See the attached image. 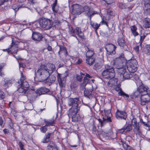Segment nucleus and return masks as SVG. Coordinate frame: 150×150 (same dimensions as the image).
Masks as SVG:
<instances>
[{"label": "nucleus", "instance_id": "9b49d317", "mask_svg": "<svg viewBox=\"0 0 150 150\" xmlns=\"http://www.w3.org/2000/svg\"><path fill=\"white\" fill-rule=\"evenodd\" d=\"M113 64L114 67L118 69L117 71L121 69H124L123 62L120 58H116L115 59Z\"/></svg>", "mask_w": 150, "mask_h": 150}, {"label": "nucleus", "instance_id": "4468645a", "mask_svg": "<svg viewBox=\"0 0 150 150\" xmlns=\"http://www.w3.org/2000/svg\"><path fill=\"white\" fill-rule=\"evenodd\" d=\"M29 85L27 82L24 81L21 83L20 86L17 89L18 91L20 93H25L28 90Z\"/></svg>", "mask_w": 150, "mask_h": 150}, {"label": "nucleus", "instance_id": "2eb2a0df", "mask_svg": "<svg viewBox=\"0 0 150 150\" xmlns=\"http://www.w3.org/2000/svg\"><path fill=\"white\" fill-rule=\"evenodd\" d=\"M140 99L141 104L144 105L150 102V96L148 94L141 95Z\"/></svg>", "mask_w": 150, "mask_h": 150}, {"label": "nucleus", "instance_id": "c03bdc74", "mask_svg": "<svg viewBox=\"0 0 150 150\" xmlns=\"http://www.w3.org/2000/svg\"><path fill=\"white\" fill-rule=\"evenodd\" d=\"M145 8L150 6V0H144Z\"/></svg>", "mask_w": 150, "mask_h": 150}, {"label": "nucleus", "instance_id": "58836bf2", "mask_svg": "<svg viewBox=\"0 0 150 150\" xmlns=\"http://www.w3.org/2000/svg\"><path fill=\"white\" fill-rule=\"evenodd\" d=\"M57 0H55L54 3L51 5L53 11L55 12H58V10L56 9L55 8L57 5Z\"/></svg>", "mask_w": 150, "mask_h": 150}, {"label": "nucleus", "instance_id": "13d9d810", "mask_svg": "<svg viewBox=\"0 0 150 150\" xmlns=\"http://www.w3.org/2000/svg\"><path fill=\"white\" fill-rule=\"evenodd\" d=\"M2 50L4 52H7L8 54L10 53V47L6 49H3Z\"/></svg>", "mask_w": 150, "mask_h": 150}, {"label": "nucleus", "instance_id": "5701e85b", "mask_svg": "<svg viewBox=\"0 0 150 150\" xmlns=\"http://www.w3.org/2000/svg\"><path fill=\"white\" fill-rule=\"evenodd\" d=\"M117 42L119 45L122 47H124L125 45V41L123 37V35L121 34L120 36L118 38Z\"/></svg>", "mask_w": 150, "mask_h": 150}, {"label": "nucleus", "instance_id": "cd10ccee", "mask_svg": "<svg viewBox=\"0 0 150 150\" xmlns=\"http://www.w3.org/2000/svg\"><path fill=\"white\" fill-rule=\"evenodd\" d=\"M118 94L119 96H122L125 99H127L129 97V95L126 93L122 90H120V91L118 92Z\"/></svg>", "mask_w": 150, "mask_h": 150}, {"label": "nucleus", "instance_id": "09e8293b", "mask_svg": "<svg viewBox=\"0 0 150 150\" xmlns=\"http://www.w3.org/2000/svg\"><path fill=\"white\" fill-rule=\"evenodd\" d=\"M5 94L0 90V100H2L5 98Z\"/></svg>", "mask_w": 150, "mask_h": 150}, {"label": "nucleus", "instance_id": "79ce46f5", "mask_svg": "<svg viewBox=\"0 0 150 150\" xmlns=\"http://www.w3.org/2000/svg\"><path fill=\"white\" fill-rule=\"evenodd\" d=\"M119 144L120 145H121L122 146L124 149H125L126 148V147H127V146L128 145L126 144V141L125 140H121Z\"/></svg>", "mask_w": 150, "mask_h": 150}, {"label": "nucleus", "instance_id": "c756f323", "mask_svg": "<svg viewBox=\"0 0 150 150\" xmlns=\"http://www.w3.org/2000/svg\"><path fill=\"white\" fill-rule=\"evenodd\" d=\"M94 57L86 58V63L90 65H92L94 62Z\"/></svg>", "mask_w": 150, "mask_h": 150}, {"label": "nucleus", "instance_id": "3c124183", "mask_svg": "<svg viewBox=\"0 0 150 150\" xmlns=\"http://www.w3.org/2000/svg\"><path fill=\"white\" fill-rule=\"evenodd\" d=\"M118 6L121 8L123 9L126 8V6L122 3H119Z\"/></svg>", "mask_w": 150, "mask_h": 150}, {"label": "nucleus", "instance_id": "49530a36", "mask_svg": "<svg viewBox=\"0 0 150 150\" xmlns=\"http://www.w3.org/2000/svg\"><path fill=\"white\" fill-rule=\"evenodd\" d=\"M46 127L47 126L45 125L40 128V129L41 132L45 133L46 132L47 130V128Z\"/></svg>", "mask_w": 150, "mask_h": 150}, {"label": "nucleus", "instance_id": "ea45409f", "mask_svg": "<svg viewBox=\"0 0 150 150\" xmlns=\"http://www.w3.org/2000/svg\"><path fill=\"white\" fill-rule=\"evenodd\" d=\"M146 34H142V33L140 34V44L139 46H141L142 43L143 41L145 39V38L146 36Z\"/></svg>", "mask_w": 150, "mask_h": 150}, {"label": "nucleus", "instance_id": "393cba45", "mask_svg": "<svg viewBox=\"0 0 150 150\" xmlns=\"http://www.w3.org/2000/svg\"><path fill=\"white\" fill-rule=\"evenodd\" d=\"M44 122L46 124L45 125L47 127L54 126L55 124L54 119L48 120L45 119Z\"/></svg>", "mask_w": 150, "mask_h": 150}, {"label": "nucleus", "instance_id": "774afa93", "mask_svg": "<svg viewBox=\"0 0 150 150\" xmlns=\"http://www.w3.org/2000/svg\"><path fill=\"white\" fill-rule=\"evenodd\" d=\"M95 67L96 68L99 69L101 67L98 64H96L94 65Z\"/></svg>", "mask_w": 150, "mask_h": 150}, {"label": "nucleus", "instance_id": "69168bd1", "mask_svg": "<svg viewBox=\"0 0 150 150\" xmlns=\"http://www.w3.org/2000/svg\"><path fill=\"white\" fill-rule=\"evenodd\" d=\"M71 89L74 88L76 87V85L74 84V83H72L70 86Z\"/></svg>", "mask_w": 150, "mask_h": 150}, {"label": "nucleus", "instance_id": "aec40b11", "mask_svg": "<svg viewBox=\"0 0 150 150\" xmlns=\"http://www.w3.org/2000/svg\"><path fill=\"white\" fill-rule=\"evenodd\" d=\"M103 120L100 118L97 119V120L98 121L100 125L102 127H103L106 123L111 122H112V120H106L105 117L102 118Z\"/></svg>", "mask_w": 150, "mask_h": 150}, {"label": "nucleus", "instance_id": "a211bd4d", "mask_svg": "<svg viewBox=\"0 0 150 150\" xmlns=\"http://www.w3.org/2000/svg\"><path fill=\"white\" fill-rule=\"evenodd\" d=\"M132 123L133 127L134 128L133 130L135 132L136 134H139L140 132L139 130V124L137 123L136 119H133L132 120Z\"/></svg>", "mask_w": 150, "mask_h": 150}, {"label": "nucleus", "instance_id": "473e14b6", "mask_svg": "<svg viewBox=\"0 0 150 150\" xmlns=\"http://www.w3.org/2000/svg\"><path fill=\"white\" fill-rule=\"evenodd\" d=\"M56 146H56L54 143L53 142L51 141H50L48 144L47 146V148L48 150H51Z\"/></svg>", "mask_w": 150, "mask_h": 150}, {"label": "nucleus", "instance_id": "1a4fd4ad", "mask_svg": "<svg viewBox=\"0 0 150 150\" xmlns=\"http://www.w3.org/2000/svg\"><path fill=\"white\" fill-rule=\"evenodd\" d=\"M139 86L138 88V90L141 93V95L148 94V91L149 88L146 85H144L139 80Z\"/></svg>", "mask_w": 150, "mask_h": 150}, {"label": "nucleus", "instance_id": "6e6552de", "mask_svg": "<svg viewBox=\"0 0 150 150\" xmlns=\"http://www.w3.org/2000/svg\"><path fill=\"white\" fill-rule=\"evenodd\" d=\"M137 63L136 59H132L128 62L126 67L130 72L134 73L137 69Z\"/></svg>", "mask_w": 150, "mask_h": 150}, {"label": "nucleus", "instance_id": "7ed1b4c3", "mask_svg": "<svg viewBox=\"0 0 150 150\" xmlns=\"http://www.w3.org/2000/svg\"><path fill=\"white\" fill-rule=\"evenodd\" d=\"M83 11L84 12L86 15L91 19V17L94 14L97 13L96 11H93L92 9L90 8L89 7L85 6L84 7L76 4L73 5L72 14L76 15L81 14Z\"/></svg>", "mask_w": 150, "mask_h": 150}, {"label": "nucleus", "instance_id": "bb28decb", "mask_svg": "<svg viewBox=\"0 0 150 150\" xmlns=\"http://www.w3.org/2000/svg\"><path fill=\"white\" fill-rule=\"evenodd\" d=\"M144 27L145 28H150V19L146 18L143 21Z\"/></svg>", "mask_w": 150, "mask_h": 150}, {"label": "nucleus", "instance_id": "72a5a7b5", "mask_svg": "<svg viewBox=\"0 0 150 150\" xmlns=\"http://www.w3.org/2000/svg\"><path fill=\"white\" fill-rule=\"evenodd\" d=\"M144 52L145 54L147 55H150V45H146L144 49Z\"/></svg>", "mask_w": 150, "mask_h": 150}, {"label": "nucleus", "instance_id": "20e7f679", "mask_svg": "<svg viewBox=\"0 0 150 150\" xmlns=\"http://www.w3.org/2000/svg\"><path fill=\"white\" fill-rule=\"evenodd\" d=\"M105 69L103 71L102 75L104 78H110L111 79L109 81V82H110L114 79L113 78L115 75L114 69L112 67L108 64L105 65Z\"/></svg>", "mask_w": 150, "mask_h": 150}, {"label": "nucleus", "instance_id": "4c0bfd02", "mask_svg": "<svg viewBox=\"0 0 150 150\" xmlns=\"http://www.w3.org/2000/svg\"><path fill=\"white\" fill-rule=\"evenodd\" d=\"M20 71L21 72V79H20V81H21V83H23V82H24V81H26L25 79L26 78L25 76L24 75L23 73L24 72V71H21V70H20Z\"/></svg>", "mask_w": 150, "mask_h": 150}, {"label": "nucleus", "instance_id": "603ef678", "mask_svg": "<svg viewBox=\"0 0 150 150\" xmlns=\"http://www.w3.org/2000/svg\"><path fill=\"white\" fill-rule=\"evenodd\" d=\"M107 14L108 15L110 16H112L114 15V12L111 10L109 9L107 11Z\"/></svg>", "mask_w": 150, "mask_h": 150}, {"label": "nucleus", "instance_id": "052dcab7", "mask_svg": "<svg viewBox=\"0 0 150 150\" xmlns=\"http://www.w3.org/2000/svg\"><path fill=\"white\" fill-rule=\"evenodd\" d=\"M125 149H126V150H134L132 147L128 145Z\"/></svg>", "mask_w": 150, "mask_h": 150}, {"label": "nucleus", "instance_id": "f704fd0d", "mask_svg": "<svg viewBox=\"0 0 150 150\" xmlns=\"http://www.w3.org/2000/svg\"><path fill=\"white\" fill-rule=\"evenodd\" d=\"M137 29V27L135 25L132 26V28H131L132 33L135 37L139 35V33L136 31Z\"/></svg>", "mask_w": 150, "mask_h": 150}, {"label": "nucleus", "instance_id": "338daca9", "mask_svg": "<svg viewBox=\"0 0 150 150\" xmlns=\"http://www.w3.org/2000/svg\"><path fill=\"white\" fill-rule=\"evenodd\" d=\"M82 62V60L81 59H78V61L76 62L77 64H81Z\"/></svg>", "mask_w": 150, "mask_h": 150}, {"label": "nucleus", "instance_id": "8fccbe9b", "mask_svg": "<svg viewBox=\"0 0 150 150\" xmlns=\"http://www.w3.org/2000/svg\"><path fill=\"white\" fill-rule=\"evenodd\" d=\"M141 94V93L138 90V89L137 91H136L134 93V96L135 97H137Z\"/></svg>", "mask_w": 150, "mask_h": 150}, {"label": "nucleus", "instance_id": "39448f33", "mask_svg": "<svg viewBox=\"0 0 150 150\" xmlns=\"http://www.w3.org/2000/svg\"><path fill=\"white\" fill-rule=\"evenodd\" d=\"M38 22L40 27L45 30L50 29L52 26V21L49 19L44 17L39 18Z\"/></svg>", "mask_w": 150, "mask_h": 150}, {"label": "nucleus", "instance_id": "6e6d98bb", "mask_svg": "<svg viewBox=\"0 0 150 150\" xmlns=\"http://www.w3.org/2000/svg\"><path fill=\"white\" fill-rule=\"evenodd\" d=\"M77 80L79 81H81L82 78V76L81 75H77L76 76Z\"/></svg>", "mask_w": 150, "mask_h": 150}, {"label": "nucleus", "instance_id": "c85d7f7f", "mask_svg": "<svg viewBox=\"0 0 150 150\" xmlns=\"http://www.w3.org/2000/svg\"><path fill=\"white\" fill-rule=\"evenodd\" d=\"M88 51L86 53V58L93 57V55L94 54V52L93 50L92 49H89V48H87Z\"/></svg>", "mask_w": 150, "mask_h": 150}, {"label": "nucleus", "instance_id": "a18cd8bd", "mask_svg": "<svg viewBox=\"0 0 150 150\" xmlns=\"http://www.w3.org/2000/svg\"><path fill=\"white\" fill-rule=\"evenodd\" d=\"M4 66V65L3 64H0V75L1 76H3L4 75V73L2 72Z\"/></svg>", "mask_w": 150, "mask_h": 150}, {"label": "nucleus", "instance_id": "f03ea898", "mask_svg": "<svg viewBox=\"0 0 150 150\" xmlns=\"http://www.w3.org/2000/svg\"><path fill=\"white\" fill-rule=\"evenodd\" d=\"M79 98H71L68 100V105L71 107L68 110L67 115L69 118H71L72 121L74 122H77L79 118V116L77 114L80 109L79 105Z\"/></svg>", "mask_w": 150, "mask_h": 150}, {"label": "nucleus", "instance_id": "2f4dec72", "mask_svg": "<svg viewBox=\"0 0 150 150\" xmlns=\"http://www.w3.org/2000/svg\"><path fill=\"white\" fill-rule=\"evenodd\" d=\"M123 127L125 131V133L131 131L132 129V125L131 124H126Z\"/></svg>", "mask_w": 150, "mask_h": 150}, {"label": "nucleus", "instance_id": "5fc2aeb1", "mask_svg": "<svg viewBox=\"0 0 150 150\" xmlns=\"http://www.w3.org/2000/svg\"><path fill=\"white\" fill-rule=\"evenodd\" d=\"M49 141V140L46 137V136H45L44 138L42 140L41 142L43 143H47Z\"/></svg>", "mask_w": 150, "mask_h": 150}, {"label": "nucleus", "instance_id": "a19ab883", "mask_svg": "<svg viewBox=\"0 0 150 150\" xmlns=\"http://www.w3.org/2000/svg\"><path fill=\"white\" fill-rule=\"evenodd\" d=\"M33 108V105L30 103H28L26 106L25 109L28 110H32Z\"/></svg>", "mask_w": 150, "mask_h": 150}, {"label": "nucleus", "instance_id": "de8ad7c7", "mask_svg": "<svg viewBox=\"0 0 150 150\" xmlns=\"http://www.w3.org/2000/svg\"><path fill=\"white\" fill-rule=\"evenodd\" d=\"M21 7H18L17 5L15 4L13 5L12 6V8L15 11V12L18 11L19 8Z\"/></svg>", "mask_w": 150, "mask_h": 150}, {"label": "nucleus", "instance_id": "f8f14e48", "mask_svg": "<svg viewBox=\"0 0 150 150\" xmlns=\"http://www.w3.org/2000/svg\"><path fill=\"white\" fill-rule=\"evenodd\" d=\"M81 75H85V76L84 77L83 82L81 84V88L82 89H84V88L85 87L86 84L90 82V80L89 79V78H92V76H90L89 74H83V73L81 72Z\"/></svg>", "mask_w": 150, "mask_h": 150}, {"label": "nucleus", "instance_id": "0e129e2a", "mask_svg": "<svg viewBox=\"0 0 150 150\" xmlns=\"http://www.w3.org/2000/svg\"><path fill=\"white\" fill-rule=\"evenodd\" d=\"M97 129L95 125L94 124L92 125V131L95 132L96 131Z\"/></svg>", "mask_w": 150, "mask_h": 150}, {"label": "nucleus", "instance_id": "0eeeda50", "mask_svg": "<svg viewBox=\"0 0 150 150\" xmlns=\"http://www.w3.org/2000/svg\"><path fill=\"white\" fill-rule=\"evenodd\" d=\"M75 30L76 34L79 38L82 39L84 38L83 33L81 31V29L79 27H76ZM69 33L71 36L75 37L77 39L75 34V30L72 27H69Z\"/></svg>", "mask_w": 150, "mask_h": 150}, {"label": "nucleus", "instance_id": "4be33fe9", "mask_svg": "<svg viewBox=\"0 0 150 150\" xmlns=\"http://www.w3.org/2000/svg\"><path fill=\"white\" fill-rule=\"evenodd\" d=\"M59 47L60 49L58 52L59 54L60 55V53H63L64 54L65 58H66L68 56V53L66 47L63 46L61 45H59Z\"/></svg>", "mask_w": 150, "mask_h": 150}, {"label": "nucleus", "instance_id": "c9c22d12", "mask_svg": "<svg viewBox=\"0 0 150 150\" xmlns=\"http://www.w3.org/2000/svg\"><path fill=\"white\" fill-rule=\"evenodd\" d=\"M55 77L53 76H51L50 77L47 79L45 81V82L49 83H52L55 80Z\"/></svg>", "mask_w": 150, "mask_h": 150}, {"label": "nucleus", "instance_id": "412c9836", "mask_svg": "<svg viewBox=\"0 0 150 150\" xmlns=\"http://www.w3.org/2000/svg\"><path fill=\"white\" fill-rule=\"evenodd\" d=\"M32 37L34 40L38 41H40L42 38V35L38 32L33 33Z\"/></svg>", "mask_w": 150, "mask_h": 150}, {"label": "nucleus", "instance_id": "e2e57ef3", "mask_svg": "<svg viewBox=\"0 0 150 150\" xmlns=\"http://www.w3.org/2000/svg\"><path fill=\"white\" fill-rule=\"evenodd\" d=\"M98 134H104L105 132L102 130H99L98 131Z\"/></svg>", "mask_w": 150, "mask_h": 150}, {"label": "nucleus", "instance_id": "f257e3e1", "mask_svg": "<svg viewBox=\"0 0 150 150\" xmlns=\"http://www.w3.org/2000/svg\"><path fill=\"white\" fill-rule=\"evenodd\" d=\"M55 69L54 65L51 63L41 65L36 72V76L39 81H45Z\"/></svg>", "mask_w": 150, "mask_h": 150}, {"label": "nucleus", "instance_id": "9d476101", "mask_svg": "<svg viewBox=\"0 0 150 150\" xmlns=\"http://www.w3.org/2000/svg\"><path fill=\"white\" fill-rule=\"evenodd\" d=\"M116 48V46L112 44H107L105 46V49L107 51V53L108 54H115Z\"/></svg>", "mask_w": 150, "mask_h": 150}, {"label": "nucleus", "instance_id": "6ab92c4d", "mask_svg": "<svg viewBox=\"0 0 150 150\" xmlns=\"http://www.w3.org/2000/svg\"><path fill=\"white\" fill-rule=\"evenodd\" d=\"M13 82V80L12 79H10L8 78H5L4 80L3 86L5 89H6L9 87L11 86V84Z\"/></svg>", "mask_w": 150, "mask_h": 150}, {"label": "nucleus", "instance_id": "b1692460", "mask_svg": "<svg viewBox=\"0 0 150 150\" xmlns=\"http://www.w3.org/2000/svg\"><path fill=\"white\" fill-rule=\"evenodd\" d=\"M81 88L82 90H83L84 89H85V90L86 89L85 87L84 89H82ZM92 90L90 89H87L86 90H85L84 91V96L86 97H87L88 98H90L92 97Z\"/></svg>", "mask_w": 150, "mask_h": 150}, {"label": "nucleus", "instance_id": "7c9ffc66", "mask_svg": "<svg viewBox=\"0 0 150 150\" xmlns=\"http://www.w3.org/2000/svg\"><path fill=\"white\" fill-rule=\"evenodd\" d=\"M105 115L103 117H105L106 120H112L111 117L112 116V114L111 113L110 110L104 111Z\"/></svg>", "mask_w": 150, "mask_h": 150}, {"label": "nucleus", "instance_id": "864d4df0", "mask_svg": "<svg viewBox=\"0 0 150 150\" xmlns=\"http://www.w3.org/2000/svg\"><path fill=\"white\" fill-rule=\"evenodd\" d=\"M18 145L21 150H25V149L23 148L24 145L22 144L21 142H19Z\"/></svg>", "mask_w": 150, "mask_h": 150}, {"label": "nucleus", "instance_id": "37998d69", "mask_svg": "<svg viewBox=\"0 0 150 150\" xmlns=\"http://www.w3.org/2000/svg\"><path fill=\"white\" fill-rule=\"evenodd\" d=\"M53 133H47L45 134V136L47 138V139H49L52 138L53 137Z\"/></svg>", "mask_w": 150, "mask_h": 150}, {"label": "nucleus", "instance_id": "ddd939ff", "mask_svg": "<svg viewBox=\"0 0 150 150\" xmlns=\"http://www.w3.org/2000/svg\"><path fill=\"white\" fill-rule=\"evenodd\" d=\"M115 116L116 118L118 120L123 119L126 120L127 116V112L124 111H122L117 109Z\"/></svg>", "mask_w": 150, "mask_h": 150}, {"label": "nucleus", "instance_id": "e433bc0d", "mask_svg": "<svg viewBox=\"0 0 150 150\" xmlns=\"http://www.w3.org/2000/svg\"><path fill=\"white\" fill-rule=\"evenodd\" d=\"M91 25L92 27L95 30L96 32V30L99 28L100 25V24H98L96 23H91Z\"/></svg>", "mask_w": 150, "mask_h": 150}, {"label": "nucleus", "instance_id": "bf43d9fd", "mask_svg": "<svg viewBox=\"0 0 150 150\" xmlns=\"http://www.w3.org/2000/svg\"><path fill=\"white\" fill-rule=\"evenodd\" d=\"M119 131L120 133H122L123 132H125V131L123 127L121 129H119Z\"/></svg>", "mask_w": 150, "mask_h": 150}, {"label": "nucleus", "instance_id": "680f3d73", "mask_svg": "<svg viewBox=\"0 0 150 150\" xmlns=\"http://www.w3.org/2000/svg\"><path fill=\"white\" fill-rule=\"evenodd\" d=\"M139 46L137 45L134 48V49L136 52H138L139 50Z\"/></svg>", "mask_w": 150, "mask_h": 150}, {"label": "nucleus", "instance_id": "dca6fc26", "mask_svg": "<svg viewBox=\"0 0 150 150\" xmlns=\"http://www.w3.org/2000/svg\"><path fill=\"white\" fill-rule=\"evenodd\" d=\"M67 76H60L58 74L57 76V79L59 84L61 88L64 87L65 86L66 82V78Z\"/></svg>", "mask_w": 150, "mask_h": 150}, {"label": "nucleus", "instance_id": "423d86ee", "mask_svg": "<svg viewBox=\"0 0 150 150\" xmlns=\"http://www.w3.org/2000/svg\"><path fill=\"white\" fill-rule=\"evenodd\" d=\"M118 73L119 76V79L121 81L125 79H129L132 77V75L130 72L127 71L126 67L125 66L124 69H121L118 71Z\"/></svg>", "mask_w": 150, "mask_h": 150}, {"label": "nucleus", "instance_id": "a878e982", "mask_svg": "<svg viewBox=\"0 0 150 150\" xmlns=\"http://www.w3.org/2000/svg\"><path fill=\"white\" fill-rule=\"evenodd\" d=\"M38 92L40 95L45 94L49 91V89L45 87H41L38 90Z\"/></svg>", "mask_w": 150, "mask_h": 150}, {"label": "nucleus", "instance_id": "4d7b16f0", "mask_svg": "<svg viewBox=\"0 0 150 150\" xmlns=\"http://www.w3.org/2000/svg\"><path fill=\"white\" fill-rule=\"evenodd\" d=\"M146 8L147 13L150 15V6Z\"/></svg>", "mask_w": 150, "mask_h": 150}, {"label": "nucleus", "instance_id": "f3484780", "mask_svg": "<svg viewBox=\"0 0 150 150\" xmlns=\"http://www.w3.org/2000/svg\"><path fill=\"white\" fill-rule=\"evenodd\" d=\"M11 54H16L18 50V46L14 42L12 38V42L9 47Z\"/></svg>", "mask_w": 150, "mask_h": 150}]
</instances>
